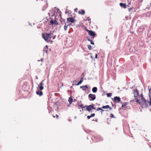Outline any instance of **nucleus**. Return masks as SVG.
I'll use <instances>...</instances> for the list:
<instances>
[{"label": "nucleus", "mask_w": 151, "mask_h": 151, "mask_svg": "<svg viewBox=\"0 0 151 151\" xmlns=\"http://www.w3.org/2000/svg\"><path fill=\"white\" fill-rule=\"evenodd\" d=\"M56 117H57V119H58V117H59V116H58V115H57V114H56Z\"/></svg>", "instance_id": "473e14b6"}, {"label": "nucleus", "mask_w": 151, "mask_h": 151, "mask_svg": "<svg viewBox=\"0 0 151 151\" xmlns=\"http://www.w3.org/2000/svg\"><path fill=\"white\" fill-rule=\"evenodd\" d=\"M97 89L96 87H94L92 89V91L93 93H96L97 91Z\"/></svg>", "instance_id": "a211bd4d"}, {"label": "nucleus", "mask_w": 151, "mask_h": 151, "mask_svg": "<svg viewBox=\"0 0 151 151\" xmlns=\"http://www.w3.org/2000/svg\"><path fill=\"white\" fill-rule=\"evenodd\" d=\"M52 33H44L42 34V36L43 38L45 40V41H50L51 39L52 35H53Z\"/></svg>", "instance_id": "f257e3e1"}, {"label": "nucleus", "mask_w": 151, "mask_h": 151, "mask_svg": "<svg viewBox=\"0 0 151 151\" xmlns=\"http://www.w3.org/2000/svg\"><path fill=\"white\" fill-rule=\"evenodd\" d=\"M90 42H91V44H92V45H94V42H93V41H92V40H91L90 41Z\"/></svg>", "instance_id": "c756f323"}, {"label": "nucleus", "mask_w": 151, "mask_h": 151, "mask_svg": "<svg viewBox=\"0 0 151 151\" xmlns=\"http://www.w3.org/2000/svg\"><path fill=\"white\" fill-rule=\"evenodd\" d=\"M132 9V8H129V12H130V10H131Z\"/></svg>", "instance_id": "2f4dec72"}, {"label": "nucleus", "mask_w": 151, "mask_h": 151, "mask_svg": "<svg viewBox=\"0 0 151 151\" xmlns=\"http://www.w3.org/2000/svg\"><path fill=\"white\" fill-rule=\"evenodd\" d=\"M83 78H81V80L77 84H76V85L78 86L80 84H81L83 82Z\"/></svg>", "instance_id": "6ab92c4d"}, {"label": "nucleus", "mask_w": 151, "mask_h": 151, "mask_svg": "<svg viewBox=\"0 0 151 151\" xmlns=\"http://www.w3.org/2000/svg\"><path fill=\"white\" fill-rule=\"evenodd\" d=\"M88 96L90 100L91 101L94 100L96 98L95 95L92 94H89Z\"/></svg>", "instance_id": "423d86ee"}, {"label": "nucleus", "mask_w": 151, "mask_h": 151, "mask_svg": "<svg viewBox=\"0 0 151 151\" xmlns=\"http://www.w3.org/2000/svg\"><path fill=\"white\" fill-rule=\"evenodd\" d=\"M43 85V81H42L41 82L40 84L38 85V87L40 88V89L41 90H42L43 89L44 87L42 86Z\"/></svg>", "instance_id": "9d476101"}, {"label": "nucleus", "mask_w": 151, "mask_h": 151, "mask_svg": "<svg viewBox=\"0 0 151 151\" xmlns=\"http://www.w3.org/2000/svg\"><path fill=\"white\" fill-rule=\"evenodd\" d=\"M85 12L84 10L81 9L78 11V13L79 14L83 15L85 14Z\"/></svg>", "instance_id": "9b49d317"}, {"label": "nucleus", "mask_w": 151, "mask_h": 151, "mask_svg": "<svg viewBox=\"0 0 151 151\" xmlns=\"http://www.w3.org/2000/svg\"><path fill=\"white\" fill-rule=\"evenodd\" d=\"M95 115V114L93 113L90 116H87V118L88 119H90L91 117H94Z\"/></svg>", "instance_id": "f3484780"}, {"label": "nucleus", "mask_w": 151, "mask_h": 151, "mask_svg": "<svg viewBox=\"0 0 151 151\" xmlns=\"http://www.w3.org/2000/svg\"><path fill=\"white\" fill-rule=\"evenodd\" d=\"M95 58H97V54H95Z\"/></svg>", "instance_id": "7c9ffc66"}, {"label": "nucleus", "mask_w": 151, "mask_h": 151, "mask_svg": "<svg viewBox=\"0 0 151 151\" xmlns=\"http://www.w3.org/2000/svg\"><path fill=\"white\" fill-rule=\"evenodd\" d=\"M120 5L122 7H123L125 9L126 8V4H123L122 3H120Z\"/></svg>", "instance_id": "dca6fc26"}, {"label": "nucleus", "mask_w": 151, "mask_h": 151, "mask_svg": "<svg viewBox=\"0 0 151 151\" xmlns=\"http://www.w3.org/2000/svg\"><path fill=\"white\" fill-rule=\"evenodd\" d=\"M68 101L69 103V105H70L71 104L73 101V99L71 97H70L68 99Z\"/></svg>", "instance_id": "2eb2a0df"}, {"label": "nucleus", "mask_w": 151, "mask_h": 151, "mask_svg": "<svg viewBox=\"0 0 151 151\" xmlns=\"http://www.w3.org/2000/svg\"><path fill=\"white\" fill-rule=\"evenodd\" d=\"M149 98L150 100L149 101L148 100H146L144 103L141 102L140 101V102L142 103V104H140L145 107H147L148 106V104H149V106H151V96H150Z\"/></svg>", "instance_id": "7ed1b4c3"}, {"label": "nucleus", "mask_w": 151, "mask_h": 151, "mask_svg": "<svg viewBox=\"0 0 151 151\" xmlns=\"http://www.w3.org/2000/svg\"><path fill=\"white\" fill-rule=\"evenodd\" d=\"M50 22L52 25H58V24L56 20H54L53 19H52Z\"/></svg>", "instance_id": "0eeeda50"}, {"label": "nucleus", "mask_w": 151, "mask_h": 151, "mask_svg": "<svg viewBox=\"0 0 151 151\" xmlns=\"http://www.w3.org/2000/svg\"><path fill=\"white\" fill-rule=\"evenodd\" d=\"M36 94L39 96H42L43 95V93L41 91H37L36 92Z\"/></svg>", "instance_id": "4468645a"}, {"label": "nucleus", "mask_w": 151, "mask_h": 151, "mask_svg": "<svg viewBox=\"0 0 151 151\" xmlns=\"http://www.w3.org/2000/svg\"><path fill=\"white\" fill-rule=\"evenodd\" d=\"M88 48L89 49V50H90L91 49V46L90 45H88Z\"/></svg>", "instance_id": "b1692460"}, {"label": "nucleus", "mask_w": 151, "mask_h": 151, "mask_svg": "<svg viewBox=\"0 0 151 151\" xmlns=\"http://www.w3.org/2000/svg\"><path fill=\"white\" fill-rule=\"evenodd\" d=\"M145 100V99L143 97V95L142 94L141 95V100L142 101H141V102L144 103Z\"/></svg>", "instance_id": "aec40b11"}, {"label": "nucleus", "mask_w": 151, "mask_h": 151, "mask_svg": "<svg viewBox=\"0 0 151 151\" xmlns=\"http://www.w3.org/2000/svg\"><path fill=\"white\" fill-rule=\"evenodd\" d=\"M48 46L47 45H46L45 47L43 49V51L44 52H45L47 54L48 53Z\"/></svg>", "instance_id": "ddd939ff"}, {"label": "nucleus", "mask_w": 151, "mask_h": 151, "mask_svg": "<svg viewBox=\"0 0 151 151\" xmlns=\"http://www.w3.org/2000/svg\"><path fill=\"white\" fill-rule=\"evenodd\" d=\"M127 103H125L123 104H122V108H126L125 106L127 105Z\"/></svg>", "instance_id": "412c9836"}, {"label": "nucleus", "mask_w": 151, "mask_h": 151, "mask_svg": "<svg viewBox=\"0 0 151 151\" xmlns=\"http://www.w3.org/2000/svg\"><path fill=\"white\" fill-rule=\"evenodd\" d=\"M93 106L94 104H92L89 106L86 105L85 107L86 108V110L90 112L91 110L93 109H96Z\"/></svg>", "instance_id": "20e7f679"}, {"label": "nucleus", "mask_w": 151, "mask_h": 151, "mask_svg": "<svg viewBox=\"0 0 151 151\" xmlns=\"http://www.w3.org/2000/svg\"><path fill=\"white\" fill-rule=\"evenodd\" d=\"M133 94L135 100V101L139 104H142V103L140 102V101L138 99V97L139 96L138 91L137 89H136L134 91Z\"/></svg>", "instance_id": "f03ea898"}, {"label": "nucleus", "mask_w": 151, "mask_h": 151, "mask_svg": "<svg viewBox=\"0 0 151 151\" xmlns=\"http://www.w3.org/2000/svg\"><path fill=\"white\" fill-rule=\"evenodd\" d=\"M53 117H54V118H55V116H53Z\"/></svg>", "instance_id": "c9c22d12"}, {"label": "nucleus", "mask_w": 151, "mask_h": 151, "mask_svg": "<svg viewBox=\"0 0 151 151\" xmlns=\"http://www.w3.org/2000/svg\"><path fill=\"white\" fill-rule=\"evenodd\" d=\"M68 25H66V24H65L64 26V29L66 31L67 29V28L68 27Z\"/></svg>", "instance_id": "4be33fe9"}, {"label": "nucleus", "mask_w": 151, "mask_h": 151, "mask_svg": "<svg viewBox=\"0 0 151 151\" xmlns=\"http://www.w3.org/2000/svg\"><path fill=\"white\" fill-rule=\"evenodd\" d=\"M114 100L115 102H119L121 101V99L119 97L115 96L114 98Z\"/></svg>", "instance_id": "6e6552de"}, {"label": "nucleus", "mask_w": 151, "mask_h": 151, "mask_svg": "<svg viewBox=\"0 0 151 151\" xmlns=\"http://www.w3.org/2000/svg\"><path fill=\"white\" fill-rule=\"evenodd\" d=\"M87 39L90 42L92 40H91L90 38H89V37H87Z\"/></svg>", "instance_id": "c85d7f7f"}, {"label": "nucleus", "mask_w": 151, "mask_h": 151, "mask_svg": "<svg viewBox=\"0 0 151 151\" xmlns=\"http://www.w3.org/2000/svg\"><path fill=\"white\" fill-rule=\"evenodd\" d=\"M55 36H54V37L53 38V39H54L55 38Z\"/></svg>", "instance_id": "f704fd0d"}, {"label": "nucleus", "mask_w": 151, "mask_h": 151, "mask_svg": "<svg viewBox=\"0 0 151 151\" xmlns=\"http://www.w3.org/2000/svg\"><path fill=\"white\" fill-rule=\"evenodd\" d=\"M83 105L82 104H81V105H80L79 106L80 107H82V109H83V108H85V106H83Z\"/></svg>", "instance_id": "bb28decb"}, {"label": "nucleus", "mask_w": 151, "mask_h": 151, "mask_svg": "<svg viewBox=\"0 0 151 151\" xmlns=\"http://www.w3.org/2000/svg\"><path fill=\"white\" fill-rule=\"evenodd\" d=\"M112 95V93H111L107 94V96L108 97H110Z\"/></svg>", "instance_id": "5701e85b"}, {"label": "nucleus", "mask_w": 151, "mask_h": 151, "mask_svg": "<svg viewBox=\"0 0 151 151\" xmlns=\"http://www.w3.org/2000/svg\"><path fill=\"white\" fill-rule=\"evenodd\" d=\"M102 107L101 108H98V109H97V111H99V110H101L102 111H104V110H103L102 109Z\"/></svg>", "instance_id": "393cba45"}, {"label": "nucleus", "mask_w": 151, "mask_h": 151, "mask_svg": "<svg viewBox=\"0 0 151 151\" xmlns=\"http://www.w3.org/2000/svg\"><path fill=\"white\" fill-rule=\"evenodd\" d=\"M80 88H88V86H87V85H85V86H80Z\"/></svg>", "instance_id": "a878e982"}, {"label": "nucleus", "mask_w": 151, "mask_h": 151, "mask_svg": "<svg viewBox=\"0 0 151 151\" xmlns=\"http://www.w3.org/2000/svg\"><path fill=\"white\" fill-rule=\"evenodd\" d=\"M150 6H151V3H150Z\"/></svg>", "instance_id": "e433bc0d"}, {"label": "nucleus", "mask_w": 151, "mask_h": 151, "mask_svg": "<svg viewBox=\"0 0 151 151\" xmlns=\"http://www.w3.org/2000/svg\"><path fill=\"white\" fill-rule=\"evenodd\" d=\"M102 108L103 109H112L111 107L110 106L108 105H107L105 106H102Z\"/></svg>", "instance_id": "f8f14e48"}, {"label": "nucleus", "mask_w": 151, "mask_h": 151, "mask_svg": "<svg viewBox=\"0 0 151 151\" xmlns=\"http://www.w3.org/2000/svg\"><path fill=\"white\" fill-rule=\"evenodd\" d=\"M74 19L73 17H69L67 19V22L74 23Z\"/></svg>", "instance_id": "1a4fd4ad"}, {"label": "nucleus", "mask_w": 151, "mask_h": 151, "mask_svg": "<svg viewBox=\"0 0 151 151\" xmlns=\"http://www.w3.org/2000/svg\"><path fill=\"white\" fill-rule=\"evenodd\" d=\"M86 30L88 32L89 35L93 37V39L96 35L95 32L92 30H89L88 29H86Z\"/></svg>", "instance_id": "39448f33"}, {"label": "nucleus", "mask_w": 151, "mask_h": 151, "mask_svg": "<svg viewBox=\"0 0 151 151\" xmlns=\"http://www.w3.org/2000/svg\"><path fill=\"white\" fill-rule=\"evenodd\" d=\"M78 9L77 8H76V9L75 10V11L76 10H77Z\"/></svg>", "instance_id": "72a5a7b5"}, {"label": "nucleus", "mask_w": 151, "mask_h": 151, "mask_svg": "<svg viewBox=\"0 0 151 151\" xmlns=\"http://www.w3.org/2000/svg\"><path fill=\"white\" fill-rule=\"evenodd\" d=\"M110 115H111V117H112L113 118H115V117L114 116V115L112 114H111Z\"/></svg>", "instance_id": "cd10ccee"}]
</instances>
